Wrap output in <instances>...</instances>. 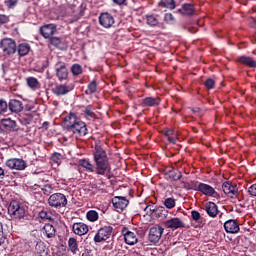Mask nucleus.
<instances>
[{"label": "nucleus", "instance_id": "obj_27", "mask_svg": "<svg viewBox=\"0 0 256 256\" xmlns=\"http://www.w3.org/2000/svg\"><path fill=\"white\" fill-rule=\"evenodd\" d=\"M84 115L89 121L95 120L97 117L95 114V107L93 105H87L84 109Z\"/></svg>", "mask_w": 256, "mask_h": 256}, {"label": "nucleus", "instance_id": "obj_60", "mask_svg": "<svg viewBox=\"0 0 256 256\" xmlns=\"http://www.w3.org/2000/svg\"><path fill=\"white\" fill-rule=\"evenodd\" d=\"M125 1L127 0H113V2L116 3V5H125Z\"/></svg>", "mask_w": 256, "mask_h": 256}, {"label": "nucleus", "instance_id": "obj_5", "mask_svg": "<svg viewBox=\"0 0 256 256\" xmlns=\"http://www.w3.org/2000/svg\"><path fill=\"white\" fill-rule=\"evenodd\" d=\"M8 213L12 219H23L25 217V207L21 206L17 200L11 201L8 206Z\"/></svg>", "mask_w": 256, "mask_h": 256}, {"label": "nucleus", "instance_id": "obj_47", "mask_svg": "<svg viewBox=\"0 0 256 256\" xmlns=\"http://www.w3.org/2000/svg\"><path fill=\"white\" fill-rule=\"evenodd\" d=\"M38 217H40V219H48L49 221H51V216L45 210L40 211Z\"/></svg>", "mask_w": 256, "mask_h": 256}, {"label": "nucleus", "instance_id": "obj_57", "mask_svg": "<svg viewBox=\"0 0 256 256\" xmlns=\"http://www.w3.org/2000/svg\"><path fill=\"white\" fill-rule=\"evenodd\" d=\"M5 175H7V172H5V169L0 167V179H5Z\"/></svg>", "mask_w": 256, "mask_h": 256}, {"label": "nucleus", "instance_id": "obj_42", "mask_svg": "<svg viewBox=\"0 0 256 256\" xmlns=\"http://www.w3.org/2000/svg\"><path fill=\"white\" fill-rule=\"evenodd\" d=\"M164 205H165L166 209H173V207H175V199L167 198L164 201Z\"/></svg>", "mask_w": 256, "mask_h": 256}, {"label": "nucleus", "instance_id": "obj_15", "mask_svg": "<svg viewBox=\"0 0 256 256\" xmlns=\"http://www.w3.org/2000/svg\"><path fill=\"white\" fill-rule=\"evenodd\" d=\"M112 231L113 228L111 226L100 228L97 232V243H100V241H107V239L111 237Z\"/></svg>", "mask_w": 256, "mask_h": 256}, {"label": "nucleus", "instance_id": "obj_6", "mask_svg": "<svg viewBox=\"0 0 256 256\" xmlns=\"http://www.w3.org/2000/svg\"><path fill=\"white\" fill-rule=\"evenodd\" d=\"M55 75L58 81H67L69 79V70L67 69V63L58 61L54 65Z\"/></svg>", "mask_w": 256, "mask_h": 256}, {"label": "nucleus", "instance_id": "obj_50", "mask_svg": "<svg viewBox=\"0 0 256 256\" xmlns=\"http://www.w3.org/2000/svg\"><path fill=\"white\" fill-rule=\"evenodd\" d=\"M248 193L251 197H256V183L248 188Z\"/></svg>", "mask_w": 256, "mask_h": 256}, {"label": "nucleus", "instance_id": "obj_17", "mask_svg": "<svg viewBox=\"0 0 256 256\" xmlns=\"http://www.w3.org/2000/svg\"><path fill=\"white\" fill-rule=\"evenodd\" d=\"M224 229L226 233H230L232 235H235V233H239L240 231L239 224H237V221L233 219L227 220L224 223Z\"/></svg>", "mask_w": 256, "mask_h": 256}, {"label": "nucleus", "instance_id": "obj_45", "mask_svg": "<svg viewBox=\"0 0 256 256\" xmlns=\"http://www.w3.org/2000/svg\"><path fill=\"white\" fill-rule=\"evenodd\" d=\"M157 209V207L153 206V205H148L145 207L144 211L146 212V215H155V210Z\"/></svg>", "mask_w": 256, "mask_h": 256}, {"label": "nucleus", "instance_id": "obj_22", "mask_svg": "<svg viewBox=\"0 0 256 256\" xmlns=\"http://www.w3.org/2000/svg\"><path fill=\"white\" fill-rule=\"evenodd\" d=\"M72 90H73V87L71 86H68L66 84H59L54 87L53 93L54 95L61 96V95H67V93H69Z\"/></svg>", "mask_w": 256, "mask_h": 256}, {"label": "nucleus", "instance_id": "obj_59", "mask_svg": "<svg viewBox=\"0 0 256 256\" xmlns=\"http://www.w3.org/2000/svg\"><path fill=\"white\" fill-rule=\"evenodd\" d=\"M42 129H45V131H47L49 129V122L48 121L43 122Z\"/></svg>", "mask_w": 256, "mask_h": 256}, {"label": "nucleus", "instance_id": "obj_25", "mask_svg": "<svg viewBox=\"0 0 256 256\" xmlns=\"http://www.w3.org/2000/svg\"><path fill=\"white\" fill-rule=\"evenodd\" d=\"M35 255L36 256H47V246H45V243L42 241H39L36 243L35 246Z\"/></svg>", "mask_w": 256, "mask_h": 256}, {"label": "nucleus", "instance_id": "obj_37", "mask_svg": "<svg viewBox=\"0 0 256 256\" xmlns=\"http://www.w3.org/2000/svg\"><path fill=\"white\" fill-rule=\"evenodd\" d=\"M51 161H53V163H56L57 165H61V163L63 161V154H61L59 152H54L51 155Z\"/></svg>", "mask_w": 256, "mask_h": 256}, {"label": "nucleus", "instance_id": "obj_29", "mask_svg": "<svg viewBox=\"0 0 256 256\" xmlns=\"http://www.w3.org/2000/svg\"><path fill=\"white\" fill-rule=\"evenodd\" d=\"M26 83L30 89H33V91H35L41 87V83L35 77H28L26 79Z\"/></svg>", "mask_w": 256, "mask_h": 256}, {"label": "nucleus", "instance_id": "obj_1", "mask_svg": "<svg viewBox=\"0 0 256 256\" xmlns=\"http://www.w3.org/2000/svg\"><path fill=\"white\" fill-rule=\"evenodd\" d=\"M63 131L67 135H75L76 137H85L87 135V125L77 117L76 113L70 112L64 118Z\"/></svg>", "mask_w": 256, "mask_h": 256}, {"label": "nucleus", "instance_id": "obj_18", "mask_svg": "<svg viewBox=\"0 0 256 256\" xmlns=\"http://www.w3.org/2000/svg\"><path fill=\"white\" fill-rule=\"evenodd\" d=\"M199 192L202 193L203 195H206V197H215L217 195V191H215V188H213L209 184L205 183H199Z\"/></svg>", "mask_w": 256, "mask_h": 256}, {"label": "nucleus", "instance_id": "obj_46", "mask_svg": "<svg viewBox=\"0 0 256 256\" xmlns=\"http://www.w3.org/2000/svg\"><path fill=\"white\" fill-rule=\"evenodd\" d=\"M205 87L207 89H213V87H215V80L208 78L205 83H204Z\"/></svg>", "mask_w": 256, "mask_h": 256}, {"label": "nucleus", "instance_id": "obj_52", "mask_svg": "<svg viewBox=\"0 0 256 256\" xmlns=\"http://www.w3.org/2000/svg\"><path fill=\"white\" fill-rule=\"evenodd\" d=\"M4 125H5V127H10V129L15 131V125H16L15 121H13V120H6Z\"/></svg>", "mask_w": 256, "mask_h": 256}, {"label": "nucleus", "instance_id": "obj_51", "mask_svg": "<svg viewBox=\"0 0 256 256\" xmlns=\"http://www.w3.org/2000/svg\"><path fill=\"white\" fill-rule=\"evenodd\" d=\"M5 23H9V16L0 14V25H5Z\"/></svg>", "mask_w": 256, "mask_h": 256}, {"label": "nucleus", "instance_id": "obj_19", "mask_svg": "<svg viewBox=\"0 0 256 256\" xmlns=\"http://www.w3.org/2000/svg\"><path fill=\"white\" fill-rule=\"evenodd\" d=\"M8 109L11 113H21L23 111V102L17 99H11L8 103Z\"/></svg>", "mask_w": 256, "mask_h": 256}, {"label": "nucleus", "instance_id": "obj_10", "mask_svg": "<svg viewBox=\"0 0 256 256\" xmlns=\"http://www.w3.org/2000/svg\"><path fill=\"white\" fill-rule=\"evenodd\" d=\"M56 31L57 26L55 24H46L40 28V34L44 39H51Z\"/></svg>", "mask_w": 256, "mask_h": 256}, {"label": "nucleus", "instance_id": "obj_56", "mask_svg": "<svg viewBox=\"0 0 256 256\" xmlns=\"http://www.w3.org/2000/svg\"><path fill=\"white\" fill-rule=\"evenodd\" d=\"M93 157H94L95 163H97V142L94 143Z\"/></svg>", "mask_w": 256, "mask_h": 256}, {"label": "nucleus", "instance_id": "obj_7", "mask_svg": "<svg viewBox=\"0 0 256 256\" xmlns=\"http://www.w3.org/2000/svg\"><path fill=\"white\" fill-rule=\"evenodd\" d=\"M164 231L165 228L159 225L151 227L148 234V241L156 245V243H159V241H161V237H163Z\"/></svg>", "mask_w": 256, "mask_h": 256}, {"label": "nucleus", "instance_id": "obj_61", "mask_svg": "<svg viewBox=\"0 0 256 256\" xmlns=\"http://www.w3.org/2000/svg\"><path fill=\"white\" fill-rule=\"evenodd\" d=\"M173 133H175L173 130H168L165 132V136L167 137V139H169V137H171V135H173Z\"/></svg>", "mask_w": 256, "mask_h": 256}, {"label": "nucleus", "instance_id": "obj_12", "mask_svg": "<svg viewBox=\"0 0 256 256\" xmlns=\"http://www.w3.org/2000/svg\"><path fill=\"white\" fill-rule=\"evenodd\" d=\"M166 229H183L185 227V223L180 218H171L164 222Z\"/></svg>", "mask_w": 256, "mask_h": 256}, {"label": "nucleus", "instance_id": "obj_62", "mask_svg": "<svg viewBox=\"0 0 256 256\" xmlns=\"http://www.w3.org/2000/svg\"><path fill=\"white\" fill-rule=\"evenodd\" d=\"M108 207H109V203L105 202V203H104V206H103V208H102V213H106Z\"/></svg>", "mask_w": 256, "mask_h": 256}, {"label": "nucleus", "instance_id": "obj_43", "mask_svg": "<svg viewBox=\"0 0 256 256\" xmlns=\"http://www.w3.org/2000/svg\"><path fill=\"white\" fill-rule=\"evenodd\" d=\"M187 189H191L192 191H199V182L197 181H191L188 184Z\"/></svg>", "mask_w": 256, "mask_h": 256}, {"label": "nucleus", "instance_id": "obj_55", "mask_svg": "<svg viewBox=\"0 0 256 256\" xmlns=\"http://www.w3.org/2000/svg\"><path fill=\"white\" fill-rule=\"evenodd\" d=\"M44 195H49L51 193V186H45L43 189H42Z\"/></svg>", "mask_w": 256, "mask_h": 256}, {"label": "nucleus", "instance_id": "obj_36", "mask_svg": "<svg viewBox=\"0 0 256 256\" xmlns=\"http://www.w3.org/2000/svg\"><path fill=\"white\" fill-rule=\"evenodd\" d=\"M71 73L75 77H79V75H81V73H83V67L81 66V64H73L71 66Z\"/></svg>", "mask_w": 256, "mask_h": 256}, {"label": "nucleus", "instance_id": "obj_35", "mask_svg": "<svg viewBox=\"0 0 256 256\" xmlns=\"http://www.w3.org/2000/svg\"><path fill=\"white\" fill-rule=\"evenodd\" d=\"M50 44L56 47L57 49H63L64 47L63 40L59 37L50 38Z\"/></svg>", "mask_w": 256, "mask_h": 256}, {"label": "nucleus", "instance_id": "obj_40", "mask_svg": "<svg viewBox=\"0 0 256 256\" xmlns=\"http://www.w3.org/2000/svg\"><path fill=\"white\" fill-rule=\"evenodd\" d=\"M86 219L92 223H94V221H97V211L95 210H90L86 213Z\"/></svg>", "mask_w": 256, "mask_h": 256}, {"label": "nucleus", "instance_id": "obj_54", "mask_svg": "<svg viewBox=\"0 0 256 256\" xmlns=\"http://www.w3.org/2000/svg\"><path fill=\"white\" fill-rule=\"evenodd\" d=\"M168 141L169 143H172L173 145H175V143H177V136L174 135V136L168 137Z\"/></svg>", "mask_w": 256, "mask_h": 256}, {"label": "nucleus", "instance_id": "obj_32", "mask_svg": "<svg viewBox=\"0 0 256 256\" xmlns=\"http://www.w3.org/2000/svg\"><path fill=\"white\" fill-rule=\"evenodd\" d=\"M79 165H80V167H83V169H86V171H88L89 173H93V171L95 169L93 164H91V162L87 159L79 160Z\"/></svg>", "mask_w": 256, "mask_h": 256}, {"label": "nucleus", "instance_id": "obj_63", "mask_svg": "<svg viewBox=\"0 0 256 256\" xmlns=\"http://www.w3.org/2000/svg\"><path fill=\"white\" fill-rule=\"evenodd\" d=\"M192 111H193L194 113H199V111H201V109H200V108H192Z\"/></svg>", "mask_w": 256, "mask_h": 256}, {"label": "nucleus", "instance_id": "obj_20", "mask_svg": "<svg viewBox=\"0 0 256 256\" xmlns=\"http://www.w3.org/2000/svg\"><path fill=\"white\" fill-rule=\"evenodd\" d=\"M237 63L250 67L251 69H256V60L250 56H239L236 58Z\"/></svg>", "mask_w": 256, "mask_h": 256}, {"label": "nucleus", "instance_id": "obj_4", "mask_svg": "<svg viewBox=\"0 0 256 256\" xmlns=\"http://www.w3.org/2000/svg\"><path fill=\"white\" fill-rule=\"evenodd\" d=\"M0 48L4 55L11 57L17 53V42L13 38H4L0 41Z\"/></svg>", "mask_w": 256, "mask_h": 256}, {"label": "nucleus", "instance_id": "obj_2", "mask_svg": "<svg viewBox=\"0 0 256 256\" xmlns=\"http://www.w3.org/2000/svg\"><path fill=\"white\" fill-rule=\"evenodd\" d=\"M108 145L106 142H98L97 146V175H103L104 180L111 179V164L107 157Z\"/></svg>", "mask_w": 256, "mask_h": 256}, {"label": "nucleus", "instance_id": "obj_13", "mask_svg": "<svg viewBox=\"0 0 256 256\" xmlns=\"http://www.w3.org/2000/svg\"><path fill=\"white\" fill-rule=\"evenodd\" d=\"M99 23L102 27H105V29H109V27H112L115 23V19L109 13H101L99 16Z\"/></svg>", "mask_w": 256, "mask_h": 256}, {"label": "nucleus", "instance_id": "obj_30", "mask_svg": "<svg viewBox=\"0 0 256 256\" xmlns=\"http://www.w3.org/2000/svg\"><path fill=\"white\" fill-rule=\"evenodd\" d=\"M178 13L188 16L193 15V13H195V8H193V5L191 4H183L182 8L178 9Z\"/></svg>", "mask_w": 256, "mask_h": 256}, {"label": "nucleus", "instance_id": "obj_26", "mask_svg": "<svg viewBox=\"0 0 256 256\" xmlns=\"http://www.w3.org/2000/svg\"><path fill=\"white\" fill-rule=\"evenodd\" d=\"M43 231L48 239H53V237H55V234L57 233V230H55V226L50 223L44 225Z\"/></svg>", "mask_w": 256, "mask_h": 256}, {"label": "nucleus", "instance_id": "obj_23", "mask_svg": "<svg viewBox=\"0 0 256 256\" xmlns=\"http://www.w3.org/2000/svg\"><path fill=\"white\" fill-rule=\"evenodd\" d=\"M16 49L19 57H25V55H29V51H31V45H29L28 43H21L16 46Z\"/></svg>", "mask_w": 256, "mask_h": 256}, {"label": "nucleus", "instance_id": "obj_28", "mask_svg": "<svg viewBox=\"0 0 256 256\" xmlns=\"http://www.w3.org/2000/svg\"><path fill=\"white\" fill-rule=\"evenodd\" d=\"M154 215L158 219H167V216L169 215V211L167 210L166 207L158 206L155 209V214Z\"/></svg>", "mask_w": 256, "mask_h": 256}, {"label": "nucleus", "instance_id": "obj_14", "mask_svg": "<svg viewBox=\"0 0 256 256\" xmlns=\"http://www.w3.org/2000/svg\"><path fill=\"white\" fill-rule=\"evenodd\" d=\"M222 191L225 193V195H228V197L233 199V197H237L239 189L230 182H224L222 184Z\"/></svg>", "mask_w": 256, "mask_h": 256}, {"label": "nucleus", "instance_id": "obj_34", "mask_svg": "<svg viewBox=\"0 0 256 256\" xmlns=\"http://www.w3.org/2000/svg\"><path fill=\"white\" fill-rule=\"evenodd\" d=\"M159 6L173 11V9H175V7H176L175 0H161L159 2Z\"/></svg>", "mask_w": 256, "mask_h": 256}, {"label": "nucleus", "instance_id": "obj_8", "mask_svg": "<svg viewBox=\"0 0 256 256\" xmlns=\"http://www.w3.org/2000/svg\"><path fill=\"white\" fill-rule=\"evenodd\" d=\"M6 167L15 169L16 171H25L27 169V162L21 158H10L5 162Z\"/></svg>", "mask_w": 256, "mask_h": 256}, {"label": "nucleus", "instance_id": "obj_49", "mask_svg": "<svg viewBox=\"0 0 256 256\" xmlns=\"http://www.w3.org/2000/svg\"><path fill=\"white\" fill-rule=\"evenodd\" d=\"M191 217H192L193 221H199V219H201V213H199V211H197V210H193L191 212Z\"/></svg>", "mask_w": 256, "mask_h": 256}, {"label": "nucleus", "instance_id": "obj_38", "mask_svg": "<svg viewBox=\"0 0 256 256\" xmlns=\"http://www.w3.org/2000/svg\"><path fill=\"white\" fill-rule=\"evenodd\" d=\"M147 24L150 25V27H157L159 25V19H157V16L148 15L146 16Z\"/></svg>", "mask_w": 256, "mask_h": 256}, {"label": "nucleus", "instance_id": "obj_16", "mask_svg": "<svg viewBox=\"0 0 256 256\" xmlns=\"http://www.w3.org/2000/svg\"><path fill=\"white\" fill-rule=\"evenodd\" d=\"M72 231L75 235H79V237H81L83 235H87L89 232V226L83 222H77L73 224Z\"/></svg>", "mask_w": 256, "mask_h": 256}, {"label": "nucleus", "instance_id": "obj_53", "mask_svg": "<svg viewBox=\"0 0 256 256\" xmlns=\"http://www.w3.org/2000/svg\"><path fill=\"white\" fill-rule=\"evenodd\" d=\"M84 13H85V5H81L79 13L75 14L76 19L83 17Z\"/></svg>", "mask_w": 256, "mask_h": 256}, {"label": "nucleus", "instance_id": "obj_3", "mask_svg": "<svg viewBox=\"0 0 256 256\" xmlns=\"http://www.w3.org/2000/svg\"><path fill=\"white\" fill-rule=\"evenodd\" d=\"M67 196L63 193H54L48 198L49 207H53L54 209H61L63 207H67Z\"/></svg>", "mask_w": 256, "mask_h": 256}, {"label": "nucleus", "instance_id": "obj_41", "mask_svg": "<svg viewBox=\"0 0 256 256\" xmlns=\"http://www.w3.org/2000/svg\"><path fill=\"white\" fill-rule=\"evenodd\" d=\"M7 111H8L7 101L0 99V115L7 113Z\"/></svg>", "mask_w": 256, "mask_h": 256}, {"label": "nucleus", "instance_id": "obj_21", "mask_svg": "<svg viewBox=\"0 0 256 256\" xmlns=\"http://www.w3.org/2000/svg\"><path fill=\"white\" fill-rule=\"evenodd\" d=\"M161 103V98L159 97H146L142 99V107H157Z\"/></svg>", "mask_w": 256, "mask_h": 256}, {"label": "nucleus", "instance_id": "obj_64", "mask_svg": "<svg viewBox=\"0 0 256 256\" xmlns=\"http://www.w3.org/2000/svg\"><path fill=\"white\" fill-rule=\"evenodd\" d=\"M94 242L97 243V234L94 235Z\"/></svg>", "mask_w": 256, "mask_h": 256}, {"label": "nucleus", "instance_id": "obj_24", "mask_svg": "<svg viewBox=\"0 0 256 256\" xmlns=\"http://www.w3.org/2000/svg\"><path fill=\"white\" fill-rule=\"evenodd\" d=\"M206 213L209 217H217L219 214V209L217 208V204L214 202H209L206 204Z\"/></svg>", "mask_w": 256, "mask_h": 256}, {"label": "nucleus", "instance_id": "obj_39", "mask_svg": "<svg viewBox=\"0 0 256 256\" xmlns=\"http://www.w3.org/2000/svg\"><path fill=\"white\" fill-rule=\"evenodd\" d=\"M169 177L172 181H179L183 177V174L179 170H174L169 172Z\"/></svg>", "mask_w": 256, "mask_h": 256}, {"label": "nucleus", "instance_id": "obj_33", "mask_svg": "<svg viewBox=\"0 0 256 256\" xmlns=\"http://www.w3.org/2000/svg\"><path fill=\"white\" fill-rule=\"evenodd\" d=\"M86 95H95L97 93V80H92L85 91Z\"/></svg>", "mask_w": 256, "mask_h": 256}, {"label": "nucleus", "instance_id": "obj_11", "mask_svg": "<svg viewBox=\"0 0 256 256\" xmlns=\"http://www.w3.org/2000/svg\"><path fill=\"white\" fill-rule=\"evenodd\" d=\"M121 233L124 236V241L127 245H135V243H137V235L130 231L129 228L123 227Z\"/></svg>", "mask_w": 256, "mask_h": 256}, {"label": "nucleus", "instance_id": "obj_58", "mask_svg": "<svg viewBox=\"0 0 256 256\" xmlns=\"http://www.w3.org/2000/svg\"><path fill=\"white\" fill-rule=\"evenodd\" d=\"M3 241V223L0 222V245Z\"/></svg>", "mask_w": 256, "mask_h": 256}, {"label": "nucleus", "instance_id": "obj_48", "mask_svg": "<svg viewBox=\"0 0 256 256\" xmlns=\"http://www.w3.org/2000/svg\"><path fill=\"white\" fill-rule=\"evenodd\" d=\"M164 20L166 21V23L172 24V23L175 22V17H173V14L167 13V14H165V16H164Z\"/></svg>", "mask_w": 256, "mask_h": 256}, {"label": "nucleus", "instance_id": "obj_9", "mask_svg": "<svg viewBox=\"0 0 256 256\" xmlns=\"http://www.w3.org/2000/svg\"><path fill=\"white\" fill-rule=\"evenodd\" d=\"M112 205L118 213H121L123 210L127 209V205H129V200L123 196H115L112 199Z\"/></svg>", "mask_w": 256, "mask_h": 256}, {"label": "nucleus", "instance_id": "obj_44", "mask_svg": "<svg viewBox=\"0 0 256 256\" xmlns=\"http://www.w3.org/2000/svg\"><path fill=\"white\" fill-rule=\"evenodd\" d=\"M4 3L8 9H13L19 3V0H5Z\"/></svg>", "mask_w": 256, "mask_h": 256}, {"label": "nucleus", "instance_id": "obj_31", "mask_svg": "<svg viewBox=\"0 0 256 256\" xmlns=\"http://www.w3.org/2000/svg\"><path fill=\"white\" fill-rule=\"evenodd\" d=\"M68 249H70L71 253L73 255H77V252L79 251V244L77 243V239L71 237L68 240Z\"/></svg>", "mask_w": 256, "mask_h": 256}]
</instances>
